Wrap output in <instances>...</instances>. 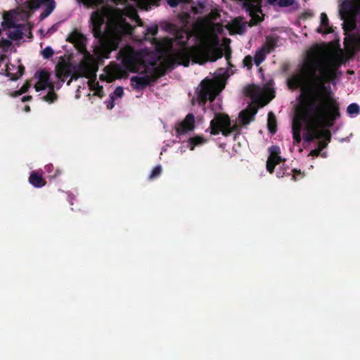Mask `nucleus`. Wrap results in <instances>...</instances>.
I'll list each match as a JSON object with an SVG mask.
<instances>
[{"label": "nucleus", "instance_id": "1", "mask_svg": "<svg viewBox=\"0 0 360 360\" xmlns=\"http://www.w3.org/2000/svg\"><path fill=\"white\" fill-rule=\"evenodd\" d=\"M344 46L347 56L340 49V53L334 56L331 63L323 64L318 57L310 55L303 66L304 80L298 74L288 79L289 89H300L299 101L303 112L315 124L333 127L341 117L340 103L330 84H335L341 75L339 66L360 50V37L348 34L344 39Z\"/></svg>", "mask_w": 360, "mask_h": 360}, {"label": "nucleus", "instance_id": "2", "mask_svg": "<svg viewBox=\"0 0 360 360\" xmlns=\"http://www.w3.org/2000/svg\"><path fill=\"white\" fill-rule=\"evenodd\" d=\"M108 14V8L103 7L93 11L90 17V25L94 37L101 42L99 51L102 57L109 58L112 51H116L123 36L127 33L130 25L124 21H111L107 25V31L103 25Z\"/></svg>", "mask_w": 360, "mask_h": 360}, {"label": "nucleus", "instance_id": "3", "mask_svg": "<svg viewBox=\"0 0 360 360\" xmlns=\"http://www.w3.org/2000/svg\"><path fill=\"white\" fill-rule=\"evenodd\" d=\"M181 49L165 59L162 63L155 68L154 71L158 77L164 76L167 70H172L176 64L188 67L190 61L202 65L207 61L214 62L223 56L222 51L218 48H211L206 44L187 46V41H180Z\"/></svg>", "mask_w": 360, "mask_h": 360}, {"label": "nucleus", "instance_id": "4", "mask_svg": "<svg viewBox=\"0 0 360 360\" xmlns=\"http://www.w3.org/2000/svg\"><path fill=\"white\" fill-rule=\"evenodd\" d=\"M340 13L345 20L344 31H353L356 26V18L360 15V0H345L340 5Z\"/></svg>", "mask_w": 360, "mask_h": 360}, {"label": "nucleus", "instance_id": "5", "mask_svg": "<svg viewBox=\"0 0 360 360\" xmlns=\"http://www.w3.org/2000/svg\"><path fill=\"white\" fill-rule=\"evenodd\" d=\"M210 129L212 135H218L221 132L226 137L236 131L237 133L234 135L235 140L240 131V127L237 124H232L229 116L224 113L215 115L210 122Z\"/></svg>", "mask_w": 360, "mask_h": 360}, {"label": "nucleus", "instance_id": "6", "mask_svg": "<svg viewBox=\"0 0 360 360\" xmlns=\"http://www.w3.org/2000/svg\"><path fill=\"white\" fill-rule=\"evenodd\" d=\"M222 88L219 82L214 79L206 78L202 80L198 94L200 103L205 104L207 100L213 101Z\"/></svg>", "mask_w": 360, "mask_h": 360}, {"label": "nucleus", "instance_id": "7", "mask_svg": "<svg viewBox=\"0 0 360 360\" xmlns=\"http://www.w3.org/2000/svg\"><path fill=\"white\" fill-rule=\"evenodd\" d=\"M242 2L243 8L251 17L248 22L249 27L257 25L264 19V14L262 9V0H239Z\"/></svg>", "mask_w": 360, "mask_h": 360}, {"label": "nucleus", "instance_id": "8", "mask_svg": "<svg viewBox=\"0 0 360 360\" xmlns=\"http://www.w3.org/2000/svg\"><path fill=\"white\" fill-rule=\"evenodd\" d=\"M98 70L97 66L92 62L87 60H82L77 66V70L71 74V78L67 84L70 85L72 80H77L79 77L90 78L96 77Z\"/></svg>", "mask_w": 360, "mask_h": 360}, {"label": "nucleus", "instance_id": "9", "mask_svg": "<svg viewBox=\"0 0 360 360\" xmlns=\"http://www.w3.org/2000/svg\"><path fill=\"white\" fill-rule=\"evenodd\" d=\"M67 41L73 44L78 52L84 55V60L94 63L93 56L86 49V38L83 34L75 30L68 37Z\"/></svg>", "mask_w": 360, "mask_h": 360}, {"label": "nucleus", "instance_id": "10", "mask_svg": "<svg viewBox=\"0 0 360 360\" xmlns=\"http://www.w3.org/2000/svg\"><path fill=\"white\" fill-rule=\"evenodd\" d=\"M304 115L309 120V121L313 124L312 127H309L308 129L307 134L304 136V139L305 141L311 142L315 139H327L328 141H330L331 133L329 129H318V127L330 128V127H326L322 124H315V123H314V122H312L311 118H309L305 114H304Z\"/></svg>", "mask_w": 360, "mask_h": 360}, {"label": "nucleus", "instance_id": "11", "mask_svg": "<svg viewBox=\"0 0 360 360\" xmlns=\"http://www.w3.org/2000/svg\"><path fill=\"white\" fill-rule=\"evenodd\" d=\"M72 72V64L70 62L65 60L63 56L60 58V60L56 65V75L64 82L65 79L70 76Z\"/></svg>", "mask_w": 360, "mask_h": 360}, {"label": "nucleus", "instance_id": "12", "mask_svg": "<svg viewBox=\"0 0 360 360\" xmlns=\"http://www.w3.org/2000/svg\"><path fill=\"white\" fill-rule=\"evenodd\" d=\"M270 155L266 161V170L272 174L276 165L280 164L283 159L279 155L281 154L280 148L277 146H273L269 149Z\"/></svg>", "mask_w": 360, "mask_h": 360}, {"label": "nucleus", "instance_id": "13", "mask_svg": "<svg viewBox=\"0 0 360 360\" xmlns=\"http://www.w3.org/2000/svg\"><path fill=\"white\" fill-rule=\"evenodd\" d=\"M36 75H38L39 79L34 85L36 91H40L46 88L53 86V84L50 82V74L47 71L41 70L37 72Z\"/></svg>", "mask_w": 360, "mask_h": 360}, {"label": "nucleus", "instance_id": "14", "mask_svg": "<svg viewBox=\"0 0 360 360\" xmlns=\"http://www.w3.org/2000/svg\"><path fill=\"white\" fill-rule=\"evenodd\" d=\"M195 117L192 113L188 114L185 119L179 123L176 127V132L181 135L192 131L194 129Z\"/></svg>", "mask_w": 360, "mask_h": 360}, {"label": "nucleus", "instance_id": "15", "mask_svg": "<svg viewBox=\"0 0 360 360\" xmlns=\"http://www.w3.org/2000/svg\"><path fill=\"white\" fill-rule=\"evenodd\" d=\"M257 107L249 105L245 110L239 113V118L243 125H247L255 120V117L257 112Z\"/></svg>", "mask_w": 360, "mask_h": 360}, {"label": "nucleus", "instance_id": "16", "mask_svg": "<svg viewBox=\"0 0 360 360\" xmlns=\"http://www.w3.org/2000/svg\"><path fill=\"white\" fill-rule=\"evenodd\" d=\"M123 64L129 71L132 72H139L140 68L144 65V62L142 59L133 56H129L124 59Z\"/></svg>", "mask_w": 360, "mask_h": 360}, {"label": "nucleus", "instance_id": "17", "mask_svg": "<svg viewBox=\"0 0 360 360\" xmlns=\"http://www.w3.org/2000/svg\"><path fill=\"white\" fill-rule=\"evenodd\" d=\"M154 79L151 76L144 75L143 77L133 76L131 77L130 81L134 89L141 90L145 89L150 84V82Z\"/></svg>", "mask_w": 360, "mask_h": 360}, {"label": "nucleus", "instance_id": "18", "mask_svg": "<svg viewBox=\"0 0 360 360\" xmlns=\"http://www.w3.org/2000/svg\"><path fill=\"white\" fill-rule=\"evenodd\" d=\"M316 32L324 34L333 32V27L329 25V20L325 13H321V26L316 29Z\"/></svg>", "mask_w": 360, "mask_h": 360}, {"label": "nucleus", "instance_id": "19", "mask_svg": "<svg viewBox=\"0 0 360 360\" xmlns=\"http://www.w3.org/2000/svg\"><path fill=\"white\" fill-rule=\"evenodd\" d=\"M29 182L35 188H41L46 184L42 174L38 172L32 171L29 176Z\"/></svg>", "mask_w": 360, "mask_h": 360}, {"label": "nucleus", "instance_id": "20", "mask_svg": "<svg viewBox=\"0 0 360 360\" xmlns=\"http://www.w3.org/2000/svg\"><path fill=\"white\" fill-rule=\"evenodd\" d=\"M13 11H5L3 14L4 20L1 22V25L4 28L11 29L15 27L18 24H16L13 20Z\"/></svg>", "mask_w": 360, "mask_h": 360}, {"label": "nucleus", "instance_id": "21", "mask_svg": "<svg viewBox=\"0 0 360 360\" xmlns=\"http://www.w3.org/2000/svg\"><path fill=\"white\" fill-rule=\"evenodd\" d=\"M278 41V37L275 35L267 36L266 37L265 43L262 49H264L267 53H269L277 46Z\"/></svg>", "mask_w": 360, "mask_h": 360}, {"label": "nucleus", "instance_id": "22", "mask_svg": "<svg viewBox=\"0 0 360 360\" xmlns=\"http://www.w3.org/2000/svg\"><path fill=\"white\" fill-rule=\"evenodd\" d=\"M153 40L156 42V48L158 51H167L171 50L172 48V39L168 37L165 38L161 41H158L154 38Z\"/></svg>", "mask_w": 360, "mask_h": 360}, {"label": "nucleus", "instance_id": "23", "mask_svg": "<svg viewBox=\"0 0 360 360\" xmlns=\"http://www.w3.org/2000/svg\"><path fill=\"white\" fill-rule=\"evenodd\" d=\"M25 27L24 24H18L15 26L13 31H10L8 33V37L11 40L20 41L23 38V28Z\"/></svg>", "mask_w": 360, "mask_h": 360}, {"label": "nucleus", "instance_id": "24", "mask_svg": "<svg viewBox=\"0 0 360 360\" xmlns=\"http://www.w3.org/2000/svg\"><path fill=\"white\" fill-rule=\"evenodd\" d=\"M45 6L44 11L40 14V19L43 20L47 18L55 9L56 2L54 0H49L47 2L42 4Z\"/></svg>", "mask_w": 360, "mask_h": 360}, {"label": "nucleus", "instance_id": "25", "mask_svg": "<svg viewBox=\"0 0 360 360\" xmlns=\"http://www.w3.org/2000/svg\"><path fill=\"white\" fill-rule=\"evenodd\" d=\"M267 126L271 134H274L277 131V121L275 115L272 112L268 114Z\"/></svg>", "mask_w": 360, "mask_h": 360}, {"label": "nucleus", "instance_id": "26", "mask_svg": "<svg viewBox=\"0 0 360 360\" xmlns=\"http://www.w3.org/2000/svg\"><path fill=\"white\" fill-rule=\"evenodd\" d=\"M206 143V139L201 136H195L194 137L189 138L188 139V147L191 150H194L197 146H200Z\"/></svg>", "mask_w": 360, "mask_h": 360}, {"label": "nucleus", "instance_id": "27", "mask_svg": "<svg viewBox=\"0 0 360 360\" xmlns=\"http://www.w3.org/2000/svg\"><path fill=\"white\" fill-rule=\"evenodd\" d=\"M302 126L299 122H294L292 127V138L295 143H300L301 142V132Z\"/></svg>", "mask_w": 360, "mask_h": 360}, {"label": "nucleus", "instance_id": "28", "mask_svg": "<svg viewBox=\"0 0 360 360\" xmlns=\"http://www.w3.org/2000/svg\"><path fill=\"white\" fill-rule=\"evenodd\" d=\"M266 2L271 6L276 4L281 8H284L292 6L295 0H266Z\"/></svg>", "mask_w": 360, "mask_h": 360}, {"label": "nucleus", "instance_id": "29", "mask_svg": "<svg viewBox=\"0 0 360 360\" xmlns=\"http://www.w3.org/2000/svg\"><path fill=\"white\" fill-rule=\"evenodd\" d=\"M266 53L264 49L262 48L256 51L254 56V61L257 66H259L265 60Z\"/></svg>", "mask_w": 360, "mask_h": 360}, {"label": "nucleus", "instance_id": "30", "mask_svg": "<svg viewBox=\"0 0 360 360\" xmlns=\"http://www.w3.org/2000/svg\"><path fill=\"white\" fill-rule=\"evenodd\" d=\"M49 91L48 94L43 97L44 101L52 103L55 102L58 98L57 94L54 91V86L49 88Z\"/></svg>", "mask_w": 360, "mask_h": 360}, {"label": "nucleus", "instance_id": "31", "mask_svg": "<svg viewBox=\"0 0 360 360\" xmlns=\"http://www.w3.org/2000/svg\"><path fill=\"white\" fill-rule=\"evenodd\" d=\"M105 0H77L80 4L87 7H97L104 3Z\"/></svg>", "mask_w": 360, "mask_h": 360}, {"label": "nucleus", "instance_id": "32", "mask_svg": "<svg viewBox=\"0 0 360 360\" xmlns=\"http://www.w3.org/2000/svg\"><path fill=\"white\" fill-rule=\"evenodd\" d=\"M162 173V167L160 165H158L153 168L150 174L149 175V179L153 180L155 178L159 177Z\"/></svg>", "mask_w": 360, "mask_h": 360}, {"label": "nucleus", "instance_id": "33", "mask_svg": "<svg viewBox=\"0 0 360 360\" xmlns=\"http://www.w3.org/2000/svg\"><path fill=\"white\" fill-rule=\"evenodd\" d=\"M347 111L348 114L352 115V114H359L360 111V108L358 104L356 103H351L348 105Z\"/></svg>", "mask_w": 360, "mask_h": 360}, {"label": "nucleus", "instance_id": "34", "mask_svg": "<svg viewBox=\"0 0 360 360\" xmlns=\"http://www.w3.org/2000/svg\"><path fill=\"white\" fill-rule=\"evenodd\" d=\"M158 25H155L148 27L146 29V31L145 33V38L147 39L148 35L155 36L158 34Z\"/></svg>", "mask_w": 360, "mask_h": 360}, {"label": "nucleus", "instance_id": "35", "mask_svg": "<svg viewBox=\"0 0 360 360\" xmlns=\"http://www.w3.org/2000/svg\"><path fill=\"white\" fill-rule=\"evenodd\" d=\"M54 51L53 49L50 46L46 47L44 49L41 51V55L44 58L49 59L53 55Z\"/></svg>", "mask_w": 360, "mask_h": 360}, {"label": "nucleus", "instance_id": "36", "mask_svg": "<svg viewBox=\"0 0 360 360\" xmlns=\"http://www.w3.org/2000/svg\"><path fill=\"white\" fill-rule=\"evenodd\" d=\"M11 45H12V43L9 39L3 38L0 41V47L2 48V49L4 52L8 51V50L11 46Z\"/></svg>", "mask_w": 360, "mask_h": 360}, {"label": "nucleus", "instance_id": "37", "mask_svg": "<svg viewBox=\"0 0 360 360\" xmlns=\"http://www.w3.org/2000/svg\"><path fill=\"white\" fill-rule=\"evenodd\" d=\"M191 0H167V3L171 8H175L180 4L189 3Z\"/></svg>", "mask_w": 360, "mask_h": 360}, {"label": "nucleus", "instance_id": "38", "mask_svg": "<svg viewBox=\"0 0 360 360\" xmlns=\"http://www.w3.org/2000/svg\"><path fill=\"white\" fill-rule=\"evenodd\" d=\"M42 4L39 0H31L27 3V7L30 9H37Z\"/></svg>", "mask_w": 360, "mask_h": 360}, {"label": "nucleus", "instance_id": "39", "mask_svg": "<svg viewBox=\"0 0 360 360\" xmlns=\"http://www.w3.org/2000/svg\"><path fill=\"white\" fill-rule=\"evenodd\" d=\"M252 58L250 56H247L243 59L244 66L247 67L248 69H251L252 66Z\"/></svg>", "mask_w": 360, "mask_h": 360}, {"label": "nucleus", "instance_id": "40", "mask_svg": "<svg viewBox=\"0 0 360 360\" xmlns=\"http://www.w3.org/2000/svg\"><path fill=\"white\" fill-rule=\"evenodd\" d=\"M124 95V90L122 86H117L112 96H114L115 98H121Z\"/></svg>", "mask_w": 360, "mask_h": 360}, {"label": "nucleus", "instance_id": "41", "mask_svg": "<svg viewBox=\"0 0 360 360\" xmlns=\"http://www.w3.org/2000/svg\"><path fill=\"white\" fill-rule=\"evenodd\" d=\"M330 141H328L327 139H324V140H319L318 141V148L319 149V150H322L323 149H324L325 148L327 147L328 143L330 142Z\"/></svg>", "mask_w": 360, "mask_h": 360}, {"label": "nucleus", "instance_id": "42", "mask_svg": "<svg viewBox=\"0 0 360 360\" xmlns=\"http://www.w3.org/2000/svg\"><path fill=\"white\" fill-rule=\"evenodd\" d=\"M96 92L94 93L95 95L98 96L100 98H102L104 96L103 86H100L98 82L96 83Z\"/></svg>", "mask_w": 360, "mask_h": 360}, {"label": "nucleus", "instance_id": "43", "mask_svg": "<svg viewBox=\"0 0 360 360\" xmlns=\"http://www.w3.org/2000/svg\"><path fill=\"white\" fill-rule=\"evenodd\" d=\"M31 84L30 82H25L20 89V94H25L28 91L29 89L30 88Z\"/></svg>", "mask_w": 360, "mask_h": 360}, {"label": "nucleus", "instance_id": "44", "mask_svg": "<svg viewBox=\"0 0 360 360\" xmlns=\"http://www.w3.org/2000/svg\"><path fill=\"white\" fill-rule=\"evenodd\" d=\"M115 97L110 96V100L107 103L106 107L108 110H112L115 106Z\"/></svg>", "mask_w": 360, "mask_h": 360}, {"label": "nucleus", "instance_id": "45", "mask_svg": "<svg viewBox=\"0 0 360 360\" xmlns=\"http://www.w3.org/2000/svg\"><path fill=\"white\" fill-rule=\"evenodd\" d=\"M292 172L294 173L293 175L292 176V179H293L294 181H296L297 179V175H300L301 176H304V174L302 173L300 170L293 169Z\"/></svg>", "mask_w": 360, "mask_h": 360}, {"label": "nucleus", "instance_id": "46", "mask_svg": "<svg viewBox=\"0 0 360 360\" xmlns=\"http://www.w3.org/2000/svg\"><path fill=\"white\" fill-rule=\"evenodd\" d=\"M320 153H321V150H319V149L317 148L312 150L311 151L310 154L313 156L317 157L319 155Z\"/></svg>", "mask_w": 360, "mask_h": 360}, {"label": "nucleus", "instance_id": "47", "mask_svg": "<svg viewBox=\"0 0 360 360\" xmlns=\"http://www.w3.org/2000/svg\"><path fill=\"white\" fill-rule=\"evenodd\" d=\"M24 70L25 67L22 65L18 66V73L19 74V76H22L23 75Z\"/></svg>", "mask_w": 360, "mask_h": 360}, {"label": "nucleus", "instance_id": "48", "mask_svg": "<svg viewBox=\"0 0 360 360\" xmlns=\"http://www.w3.org/2000/svg\"><path fill=\"white\" fill-rule=\"evenodd\" d=\"M32 99V96H25L21 98V101L25 103L27 101H30Z\"/></svg>", "mask_w": 360, "mask_h": 360}, {"label": "nucleus", "instance_id": "49", "mask_svg": "<svg viewBox=\"0 0 360 360\" xmlns=\"http://www.w3.org/2000/svg\"><path fill=\"white\" fill-rule=\"evenodd\" d=\"M290 174V173L289 172H287L286 169H285V171L281 174L279 172H277V176L278 177H282L284 175H287V176H289Z\"/></svg>", "mask_w": 360, "mask_h": 360}, {"label": "nucleus", "instance_id": "50", "mask_svg": "<svg viewBox=\"0 0 360 360\" xmlns=\"http://www.w3.org/2000/svg\"><path fill=\"white\" fill-rule=\"evenodd\" d=\"M147 1L150 4L155 5V6H158L159 2L160 1V0H147Z\"/></svg>", "mask_w": 360, "mask_h": 360}, {"label": "nucleus", "instance_id": "51", "mask_svg": "<svg viewBox=\"0 0 360 360\" xmlns=\"http://www.w3.org/2000/svg\"><path fill=\"white\" fill-rule=\"evenodd\" d=\"M19 92H20V89H19V90H18V91H15L13 93V96H15V97H16V96H20V95H22V94H20Z\"/></svg>", "mask_w": 360, "mask_h": 360}, {"label": "nucleus", "instance_id": "52", "mask_svg": "<svg viewBox=\"0 0 360 360\" xmlns=\"http://www.w3.org/2000/svg\"><path fill=\"white\" fill-rule=\"evenodd\" d=\"M45 168L48 172H50V170H51V168H53V165H46Z\"/></svg>", "mask_w": 360, "mask_h": 360}, {"label": "nucleus", "instance_id": "53", "mask_svg": "<svg viewBox=\"0 0 360 360\" xmlns=\"http://www.w3.org/2000/svg\"><path fill=\"white\" fill-rule=\"evenodd\" d=\"M24 110L27 112H30V107L29 105H25V108H24Z\"/></svg>", "mask_w": 360, "mask_h": 360}, {"label": "nucleus", "instance_id": "54", "mask_svg": "<svg viewBox=\"0 0 360 360\" xmlns=\"http://www.w3.org/2000/svg\"><path fill=\"white\" fill-rule=\"evenodd\" d=\"M56 31V28H54V27L53 26L52 27H51L49 30H48V32L49 33H53V32Z\"/></svg>", "mask_w": 360, "mask_h": 360}, {"label": "nucleus", "instance_id": "55", "mask_svg": "<svg viewBox=\"0 0 360 360\" xmlns=\"http://www.w3.org/2000/svg\"><path fill=\"white\" fill-rule=\"evenodd\" d=\"M60 172L56 170V173L52 176V177L56 178L58 174H60Z\"/></svg>", "mask_w": 360, "mask_h": 360}, {"label": "nucleus", "instance_id": "56", "mask_svg": "<svg viewBox=\"0 0 360 360\" xmlns=\"http://www.w3.org/2000/svg\"><path fill=\"white\" fill-rule=\"evenodd\" d=\"M138 22H139V25H141L142 22H141V20L138 17Z\"/></svg>", "mask_w": 360, "mask_h": 360}, {"label": "nucleus", "instance_id": "57", "mask_svg": "<svg viewBox=\"0 0 360 360\" xmlns=\"http://www.w3.org/2000/svg\"><path fill=\"white\" fill-rule=\"evenodd\" d=\"M41 4L49 1V0H39Z\"/></svg>", "mask_w": 360, "mask_h": 360}, {"label": "nucleus", "instance_id": "58", "mask_svg": "<svg viewBox=\"0 0 360 360\" xmlns=\"http://www.w3.org/2000/svg\"><path fill=\"white\" fill-rule=\"evenodd\" d=\"M229 57H230V53H226V60H229Z\"/></svg>", "mask_w": 360, "mask_h": 360}, {"label": "nucleus", "instance_id": "59", "mask_svg": "<svg viewBox=\"0 0 360 360\" xmlns=\"http://www.w3.org/2000/svg\"><path fill=\"white\" fill-rule=\"evenodd\" d=\"M29 30H30V31H29V34H30V35L32 37V32H31V30H30V28H29Z\"/></svg>", "mask_w": 360, "mask_h": 360}, {"label": "nucleus", "instance_id": "60", "mask_svg": "<svg viewBox=\"0 0 360 360\" xmlns=\"http://www.w3.org/2000/svg\"><path fill=\"white\" fill-rule=\"evenodd\" d=\"M4 55L1 56V60H3V59H4Z\"/></svg>", "mask_w": 360, "mask_h": 360}, {"label": "nucleus", "instance_id": "61", "mask_svg": "<svg viewBox=\"0 0 360 360\" xmlns=\"http://www.w3.org/2000/svg\"><path fill=\"white\" fill-rule=\"evenodd\" d=\"M1 34V30L0 29V35Z\"/></svg>", "mask_w": 360, "mask_h": 360}]
</instances>
